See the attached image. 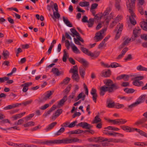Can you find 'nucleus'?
<instances>
[{"label":"nucleus","mask_w":147,"mask_h":147,"mask_svg":"<svg viewBox=\"0 0 147 147\" xmlns=\"http://www.w3.org/2000/svg\"><path fill=\"white\" fill-rule=\"evenodd\" d=\"M138 105L136 102L134 103L131 105H129L128 106V108H125V109H127L129 111H131L132 110L133 108L136 107Z\"/></svg>","instance_id":"obj_31"},{"label":"nucleus","mask_w":147,"mask_h":147,"mask_svg":"<svg viewBox=\"0 0 147 147\" xmlns=\"http://www.w3.org/2000/svg\"><path fill=\"white\" fill-rule=\"evenodd\" d=\"M117 26L119 27V29L116 32V34L115 37V39L117 40L120 37L121 32L123 30V25L122 24H120L119 23L117 25Z\"/></svg>","instance_id":"obj_7"},{"label":"nucleus","mask_w":147,"mask_h":147,"mask_svg":"<svg viewBox=\"0 0 147 147\" xmlns=\"http://www.w3.org/2000/svg\"><path fill=\"white\" fill-rule=\"evenodd\" d=\"M121 85L123 87L129 86V84L128 82H122Z\"/></svg>","instance_id":"obj_61"},{"label":"nucleus","mask_w":147,"mask_h":147,"mask_svg":"<svg viewBox=\"0 0 147 147\" xmlns=\"http://www.w3.org/2000/svg\"><path fill=\"white\" fill-rule=\"evenodd\" d=\"M80 41L82 43H84V41L83 39L81 37L77 38L76 39L74 38V42L76 44L81 45V43L80 42Z\"/></svg>","instance_id":"obj_25"},{"label":"nucleus","mask_w":147,"mask_h":147,"mask_svg":"<svg viewBox=\"0 0 147 147\" xmlns=\"http://www.w3.org/2000/svg\"><path fill=\"white\" fill-rule=\"evenodd\" d=\"M9 79L8 77H4L0 78V83L4 82L5 81H6Z\"/></svg>","instance_id":"obj_50"},{"label":"nucleus","mask_w":147,"mask_h":147,"mask_svg":"<svg viewBox=\"0 0 147 147\" xmlns=\"http://www.w3.org/2000/svg\"><path fill=\"white\" fill-rule=\"evenodd\" d=\"M121 65L116 62H113L111 63V65L108 67H111L112 68H116L117 67H121Z\"/></svg>","instance_id":"obj_36"},{"label":"nucleus","mask_w":147,"mask_h":147,"mask_svg":"<svg viewBox=\"0 0 147 147\" xmlns=\"http://www.w3.org/2000/svg\"><path fill=\"white\" fill-rule=\"evenodd\" d=\"M137 69L139 71H147V68L144 67L141 65H139L136 67Z\"/></svg>","instance_id":"obj_43"},{"label":"nucleus","mask_w":147,"mask_h":147,"mask_svg":"<svg viewBox=\"0 0 147 147\" xmlns=\"http://www.w3.org/2000/svg\"><path fill=\"white\" fill-rule=\"evenodd\" d=\"M34 116V114L32 113L30 114L28 116H27L26 117L24 118L23 119H25L27 121L29 119L32 118Z\"/></svg>","instance_id":"obj_57"},{"label":"nucleus","mask_w":147,"mask_h":147,"mask_svg":"<svg viewBox=\"0 0 147 147\" xmlns=\"http://www.w3.org/2000/svg\"><path fill=\"white\" fill-rule=\"evenodd\" d=\"M70 80V78L68 77H67L65 79H64L62 82L61 83V84H64L65 85L67 84L69 81Z\"/></svg>","instance_id":"obj_40"},{"label":"nucleus","mask_w":147,"mask_h":147,"mask_svg":"<svg viewBox=\"0 0 147 147\" xmlns=\"http://www.w3.org/2000/svg\"><path fill=\"white\" fill-rule=\"evenodd\" d=\"M106 30L107 28H103L102 30L96 34L95 36L94 37V39L96 40V42H98L100 40L103 38V36L102 35V34H103Z\"/></svg>","instance_id":"obj_4"},{"label":"nucleus","mask_w":147,"mask_h":147,"mask_svg":"<svg viewBox=\"0 0 147 147\" xmlns=\"http://www.w3.org/2000/svg\"><path fill=\"white\" fill-rule=\"evenodd\" d=\"M112 9L110 7H107L102 14V16H106L108 15Z\"/></svg>","instance_id":"obj_29"},{"label":"nucleus","mask_w":147,"mask_h":147,"mask_svg":"<svg viewBox=\"0 0 147 147\" xmlns=\"http://www.w3.org/2000/svg\"><path fill=\"white\" fill-rule=\"evenodd\" d=\"M49 106V105L48 104H45L43 106H42L41 107L39 108L40 109L42 110H44L47 108H48Z\"/></svg>","instance_id":"obj_53"},{"label":"nucleus","mask_w":147,"mask_h":147,"mask_svg":"<svg viewBox=\"0 0 147 147\" xmlns=\"http://www.w3.org/2000/svg\"><path fill=\"white\" fill-rule=\"evenodd\" d=\"M98 6V4L96 3H94L92 4L90 9H93L96 8Z\"/></svg>","instance_id":"obj_60"},{"label":"nucleus","mask_w":147,"mask_h":147,"mask_svg":"<svg viewBox=\"0 0 147 147\" xmlns=\"http://www.w3.org/2000/svg\"><path fill=\"white\" fill-rule=\"evenodd\" d=\"M81 49L83 53L88 56H93V55L92 54V53L89 51V50L86 48L83 47H81Z\"/></svg>","instance_id":"obj_14"},{"label":"nucleus","mask_w":147,"mask_h":147,"mask_svg":"<svg viewBox=\"0 0 147 147\" xmlns=\"http://www.w3.org/2000/svg\"><path fill=\"white\" fill-rule=\"evenodd\" d=\"M33 102V100L30 99L28 100H27L24 101H23L22 103H18L19 104V105H22L24 106H26L28 105H29L31 104Z\"/></svg>","instance_id":"obj_28"},{"label":"nucleus","mask_w":147,"mask_h":147,"mask_svg":"<svg viewBox=\"0 0 147 147\" xmlns=\"http://www.w3.org/2000/svg\"><path fill=\"white\" fill-rule=\"evenodd\" d=\"M117 98H120L121 99H124L126 100L127 101H129L130 100H131L132 98V97L129 96V97H125L124 96H117Z\"/></svg>","instance_id":"obj_33"},{"label":"nucleus","mask_w":147,"mask_h":147,"mask_svg":"<svg viewBox=\"0 0 147 147\" xmlns=\"http://www.w3.org/2000/svg\"><path fill=\"white\" fill-rule=\"evenodd\" d=\"M81 7H87L89 5V3L87 1H81L79 4Z\"/></svg>","instance_id":"obj_37"},{"label":"nucleus","mask_w":147,"mask_h":147,"mask_svg":"<svg viewBox=\"0 0 147 147\" xmlns=\"http://www.w3.org/2000/svg\"><path fill=\"white\" fill-rule=\"evenodd\" d=\"M107 107L108 108H113L114 107H115V104L114 102H111L110 101H107Z\"/></svg>","instance_id":"obj_47"},{"label":"nucleus","mask_w":147,"mask_h":147,"mask_svg":"<svg viewBox=\"0 0 147 147\" xmlns=\"http://www.w3.org/2000/svg\"><path fill=\"white\" fill-rule=\"evenodd\" d=\"M140 25L142 29L145 31H147V22L144 21L140 22Z\"/></svg>","instance_id":"obj_27"},{"label":"nucleus","mask_w":147,"mask_h":147,"mask_svg":"<svg viewBox=\"0 0 147 147\" xmlns=\"http://www.w3.org/2000/svg\"><path fill=\"white\" fill-rule=\"evenodd\" d=\"M70 30L71 33L69 32H66L65 33V34L66 38L71 40V38L70 35L74 37V28H71Z\"/></svg>","instance_id":"obj_12"},{"label":"nucleus","mask_w":147,"mask_h":147,"mask_svg":"<svg viewBox=\"0 0 147 147\" xmlns=\"http://www.w3.org/2000/svg\"><path fill=\"white\" fill-rule=\"evenodd\" d=\"M101 121V119L99 117L98 115L96 116L93 121V123H96Z\"/></svg>","instance_id":"obj_39"},{"label":"nucleus","mask_w":147,"mask_h":147,"mask_svg":"<svg viewBox=\"0 0 147 147\" xmlns=\"http://www.w3.org/2000/svg\"><path fill=\"white\" fill-rule=\"evenodd\" d=\"M71 85L69 84L68 86L63 90V92L65 93H68L70 90Z\"/></svg>","instance_id":"obj_52"},{"label":"nucleus","mask_w":147,"mask_h":147,"mask_svg":"<svg viewBox=\"0 0 147 147\" xmlns=\"http://www.w3.org/2000/svg\"><path fill=\"white\" fill-rule=\"evenodd\" d=\"M101 76L107 78L110 76L111 75V71L108 69L107 71H103L102 73Z\"/></svg>","instance_id":"obj_21"},{"label":"nucleus","mask_w":147,"mask_h":147,"mask_svg":"<svg viewBox=\"0 0 147 147\" xmlns=\"http://www.w3.org/2000/svg\"><path fill=\"white\" fill-rule=\"evenodd\" d=\"M63 20L65 24L68 27H72L73 26L72 24L68 20L67 18H65L64 16L63 17Z\"/></svg>","instance_id":"obj_20"},{"label":"nucleus","mask_w":147,"mask_h":147,"mask_svg":"<svg viewBox=\"0 0 147 147\" xmlns=\"http://www.w3.org/2000/svg\"><path fill=\"white\" fill-rule=\"evenodd\" d=\"M94 19L92 18H90L88 21V27L89 28L92 27L94 23Z\"/></svg>","instance_id":"obj_35"},{"label":"nucleus","mask_w":147,"mask_h":147,"mask_svg":"<svg viewBox=\"0 0 147 147\" xmlns=\"http://www.w3.org/2000/svg\"><path fill=\"white\" fill-rule=\"evenodd\" d=\"M132 84L134 86L140 87L144 85V83L142 81L135 79L132 82Z\"/></svg>","instance_id":"obj_10"},{"label":"nucleus","mask_w":147,"mask_h":147,"mask_svg":"<svg viewBox=\"0 0 147 147\" xmlns=\"http://www.w3.org/2000/svg\"><path fill=\"white\" fill-rule=\"evenodd\" d=\"M131 39V38H127L123 43L120 46L119 48L121 49L123 48L124 46L128 44Z\"/></svg>","instance_id":"obj_19"},{"label":"nucleus","mask_w":147,"mask_h":147,"mask_svg":"<svg viewBox=\"0 0 147 147\" xmlns=\"http://www.w3.org/2000/svg\"><path fill=\"white\" fill-rule=\"evenodd\" d=\"M104 83L105 85L102 86L100 88L99 94L101 96H103L105 93L107 91L109 93H113L115 90L120 88L117 83H113V81L110 79L106 80Z\"/></svg>","instance_id":"obj_1"},{"label":"nucleus","mask_w":147,"mask_h":147,"mask_svg":"<svg viewBox=\"0 0 147 147\" xmlns=\"http://www.w3.org/2000/svg\"><path fill=\"white\" fill-rule=\"evenodd\" d=\"M68 135L67 138H64L67 144H71L74 142V131H69L67 133Z\"/></svg>","instance_id":"obj_5"},{"label":"nucleus","mask_w":147,"mask_h":147,"mask_svg":"<svg viewBox=\"0 0 147 147\" xmlns=\"http://www.w3.org/2000/svg\"><path fill=\"white\" fill-rule=\"evenodd\" d=\"M134 129L133 131H136L138 132L141 136H144L147 138V134L140 129L134 127Z\"/></svg>","instance_id":"obj_22"},{"label":"nucleus","mask_w":147,"mask_h":147,"mask_svg":"<svg viewBox=\"0 0 147 147\" xmlns=\"http://www.w3.org/2000/svg\"><path fill=\"white\" fill-rule=\"evenodd\" d=\"M80 53L79 50L78 49L77 47L74 45V53L76 54H79Z\"/></svg>","instance_id":"obj_63"},{"label":"nucleus","mask_w":147,"mask_h":147,"mask_svg":"<svg viewBox=\"0 0 147 147\" xmlns=\"http://www.w3.org/2000/svg\"><path fill=\"white\" fill-rule=\"evenodd\" d=\"M54 91H48L47 92V93L45 94L44 96V97L45 100H47L48 99L50 98V97L53 94Z\"/></svg>","instance_id":"obj_30"},{"label":"nucleus","mask_w":147,"mask_h":147,"mask_svg":"<svg viewBox=\"0 0 147 147\" xmlns=\"http://www.w3.org/2000/svg\"><path fill=\"white\" fill-rule=\"evenodd\" d=\"M106 128L109 130H111L114 131H117L119 130V129L117 127L111 126H108Z\"/></svg>","instance_id":"obj_48"},{"label":"nucleus","mask_w":147,"mask_h":147,"mask_svg":"<svg viewBox=\"0 0 147 147\" xmlns=\"http://www.w3.org/2000/svg\"><path fill=\"white\" fill-rule=\"evenodd\" d=\"M63 57L62 60L64 62H66L67 61V53L65 50V49H64L63 50Z\"/></svg>","instance_id":"obj_46"},{"label":"nucleus","mask_w":147,"mask_h":147,"mask_svg":"<svg viewBox=\"0 0 147 147\" xmlns=\"http://www.w3.org/2000/svg\"><path fill=\"white\" fill-rule=\"evenodd\" d=\"M85 67H86L88 65V63L84 59L82 60L81 63Z\"/></svg>","instance_id":"obj_58"},{"label":"nucleus","mask_w":147,"mask_h":147,"mask_svg":"<svg viewBox=\"0 0 147 147\" xmlns=\"http://www.w3.org/2000/svg\"><path fill=\"white\" fill-rule=\"evenodd\" d=\"M143 115L145 117L138 119L135 123L134 124L137 126L141 125L142 127L147 128V123H144L147 121V111L144 113Z\"/></svg>","instance_id":"obj_3"},{"label":"nucleus","mask_w":147,"mask_h":147,"mask_svg":"<svg viewBox=\"0 0 147 147\" xmlns=\"http://www.w3.org/2000/svg\"><path fill=\"white\" fill-rule=\"evenodd\" d=\"M67 96H65L62 99H61L58 103V105L62 106L65 102L67 100Z\"/></svg>","instance_id":"obj_32"},{"label":"nucleus","mask_w":147,"mask_h":147,"mask_svg":"<svg viewBox=\"0 0 147 147\" xmlns=\"http://www.w3.org/2000/svg\"><path fill=\"white\" fill-rule=\"evenodd\" d=\"M82 127L83 128L87 129H90L92 127V126L86 122H82L78 124L77 126Z\"/></svg>","instance_id":"obj_9"},{"label":"nucleus","mask_w":147,"mask_h":147,"mask_svg":"<svg viewBox=\"0 0 147 147\" xmlns=\"http://www.w3.org/2000/svg\"><path fill=\"white\" fill-rule=\"evenodd\" d=\"M134 145L141 146H145V142H136L134 143Z\"/></svg>","instance_id":"obj_56"},{"label":"nucleus","mask_w":147,"mask_h":147,"mask_svg":"<svg viewBox=\"0 0 147 147\" xmlns=\"http://www.w3.org/2000/svg\"><path fill=\"white\" fill-rule=\"evenodd\" d=\"M54 8L55 9L56 11H55L53 9V16L55 18L58 19L60 18V15L58 12V5L56 3H55L54 4Z\"/></svg>","instance_id":"obj_8"},{"label":"nucleus","mask_w":147,"mask_h":147,"mask_svg":"<svg viewBox=\"0 0 147 147\" xmlns=\"http://www.w3.org/2000/svg\"><path fill=\"white\" fill-rule=\"evenodd\" d=\"M79 72L80 75L82 78H84L85 75V70L82 68H80L79 69Z\"/></svg>","instance_id":"obj_41"},{"label":"nucleus","mask_w":147,"mask_h":147,"mask_svg":"<svg viewBox=\"0 0 147 147\" xmlns=\"http://www.w3.org/2000/svg\"><path fill=\"white\" fill-rule=\"evenodd\" d=\"M40 143L41 144H47V145H50L51 144H53V140H47L44 142H41Z\"/></svg>","instance_id":"obj_45"},{"label":"nucleus","mask_w":147,"mask_h":147,"mask_svg":"<svg viewBox=\"0 0 147 147\" xmlns=\"http://www.w3.org/2000/svg\"><path fill=\"white\" fill-rule=\"evenodd\" d=\"M57 123L56 122L52 123L49 124L45 129V130L47 131H48L53 129L54 127L56 125Z\"/></svg>","instance_id":"obj_13"},{"label":"nucleus","mask_w":147,"mask_h":147,"mask_svg":"<svg viewBox=\"0 0 147 147\" xmlns=\"http://www.w3.org/2000/svg\"><path fill=\"white\" fill-rule=\"evenodd\" d=\"M141 29L139 27H137L134 28L133 31V34L131 36V38L132 41L135 40L136 38L138 36V35L140 34Z\"/></svg>","instance_id":"obj_6"},{"label":"nucleus","mask_w":147,"mask_h":147,"mask_svg":"<svg viewBox=\"0 0 147 147\" xmlns=\"http://www.w3.org/2000/svg\"><path fill=\"white\" fill-rule=\"evenodd\" d=\"M61 126L63 127H68L69 128H72L74 127V121L71 122L70 124L69 122H66L62 124Z\"/></svg>","instance_id":"obj_15"},{"label":"nucleus","mask_w":147,"mask_h":147,"mask_svg":"<svg viewBox=\"0 0 147 147\" xmlns=\"http://www.w3.org/2000/svg\"><path fill=\"white\" fill-rule=\"evenodd\" d=\"M88 21V17L86 16H84L82 19V21L84 23H87Z\"/></svg>","instance_id":"obj_59"},{"label":"nucleus","mask_w":147,"mask_h":147,"mask_svg":"<svg viewBox=\"0 0 147 147\" xmlns=\"http://www.w3.org/2000/svg\"><path fill=\"white\" fill-rule=\"evenodd\" d=\"M146 96V94H144L143 95L140 96L138 99V100L136 102L138 105L141 103L145 99V97Z\"/></svg>","instance_id":"obj_26"},{"label":"nucleus","mask_w":147,"mask_h":147,"mask_svg":"<svg viewBox=\"0 0 147 147\" xmlns=\"http://www.w3.org/2000/svg\"><path fill=\"white\" fill-rule=\"evenodd\" d=\"M92 99L96 103V99L98 97V95L97 94H95L94 95H92Z\"/></svg>","instance_id":"obj_64"},{"label":"nucleus","mask_w":147,"mask_h":147,"mask_svg":"<svg viewBox=\"0 0 147 147\" xmlns=\"http://www.w3.org/2000/svg\"><path fill=\"white\" fill-rule=\"evenodd\" d=\"M83 94V93L82 92L79 94L78 96L75 99V101H76L78 100H79L80 99L82 98V94Z\"/></svg>","instance_id":"obj_62"},{"label":"nucleus","mask_w":147,"mask_h":147,"mask_svg":"<svg viewBox=\"0 0 147 147\" xmlns=\"http://www.w3.org/2000/svg\"><path fill=\"white\" fill-rule=\"evenodd\" d=\"M9 53L8 51L7 50L3 51L2 55L3 56V59H7L9 57Z\"/></svg>","instance_id":"obj_23"},{"label":"nucleus","mask_w":147,"mask_h":147,"mask_svg":"<svg viewBox=\"0 0 147 147\" xmlns=\"http://www.w3.org/2000/svg\"><path fill=\"white\" fill-rule=\"evenodd\" d=\"M120 2L121 0H116L115 5V8L118 11H119L121 9L120 4Z\"/></svg>","instance_id":"obj_34"},{"label":"nucleus","mask_w":147,"mask_h":147,"mask_svg":"<svg viewBox=\"0 0 147 147\" xmlns=\"http://www.w3.org/2000/svg\"><path fill=\"white\" fill-rule=\"evenodd\" d=\"M117 134H119L122 136H123V135L122 134H121L119 133L115 132H113V133H111V132H110L109 131V133H108V135L115 136H116V135Z\"/></svg>","instance_id":"obj_49"},{"label":"nucleus","mask_w":147,"mask_h":147,"mask_svg":"<svg viewBox=\"0 0 147 147\" xmlns=\"http://www.w3.org/2000/svg\"><path fill=\"white\" fill-rule=\"evenodd\" d=\"M124 105L122 104H120L119 103H117L115 104V108L116 109H119L123 107Z\"/></svg>","instance_id":"obj_55"},{"label":"nucleus","mask_w":147,"mask_h":147,"mask_svg":"<svg viewBox=\"0 0 147 147\" xmlns=\"http://www.w3.org/2000/svg\"><path fill=\"white\" fill-rule=\"evenodd\" d=\"M120 127L123 130L129 132L133 131V129H134V127L131 128L128 126L121 125Z\"/></svg>","instance_id":"obj_11"},{"label":"nucleus","mask_w":147,"mask_h":147,"mask_svg":"<svg viewBox=\"0 0 147 147\" xmlns=\"http://www.w3.org/2000/svg\"><path fill=\"white\" fill-rule=\"evenodd\" d=\"M53 141V144H67L64 138L62 140H54Z\"/></svg>","instance_id":"obj_18"},{"label":"nucleus","mask_w":147,"mask_h":147,"mask_svg":"<svg viewBox=\"0 0 147 147\" xmlns=\"http://www.w3.org/2000/svg\"><path fill=\"white\" fill-rule=\"evenodd\" d=\"M19 105V104L18 103H16V104H13L12 105H8L3 108V109L4 110H8L14 108H15L18 107Z\"/></svg>","instance_id":"obj_17"},{"label":"nucleus","mask_w":147,"mask_h":147,"mask_svg":"<svg viewBox=\"0 0 147 147\" xmlns=\"http://www.w3.org/2000/svg\"><path fill=\"white\" fill-rule=\"evenodd\" d=\"M129 1V0H128ZM136 0H130V2L128 4L129 12L130 13L131 16H129V20L131 24L134 26L136 24V22L135 20L136 15L133 12V9L135 5V1Z\"/></svg>","instance_id":"obj_2"},{"label":"nucleus","mask_w":147,"mask_h":147,"mask_svg":"<svg viewBox=\"0 0 147 147\" xmlns=\"http://www.w3.org/2000/svg\"><path fill=\"white\" fill-rule=\"evenodd\" d=\"M97 137L91 138L88 139V141L90 142H98Z\"/></svg>","instance_id":"obj_51"},{"label":"nucleus","mask_w":147,"mask_h":147,"mask_svg":"<svg viewBox=\"0 0 147 147\" xmlns=\"http://www.w3.org/2000/svg\"><path fill=\"white\" fill-rule=\"evenodd\" d=\"M34 122L32 121H31L24 124L23 125L25 127H28L34 125Z\"/></svg>","instance_id":"obj_42"},{"label":"nucleus","mask_w":147,"mask_h":147,"mask_svg":"<svg viewBox=\"0 0 147 147\" xmlns=\"http://www.w3.org/2000/svg\"><path fill=\"white\" fill-rule=\"evenodd\" d=\"M80 79V77L78 74V73H75V71H74V81L77 82H79Z\"/></svg>","instance_id":"obj_44"},{"label":"nucleus","mask_w":147,"mask_h":147,"mask_svg":"<svg viewBox=\"0 0 147 147\" xmlns=\"http://www.w3.org/2000/svg\"><path fill=\"white\" fill-rule=\"evenodd\" d=\"M10 123V122L9 120L8 119H4L2 120H1L0 122V123L1 124H3L5 123Z\"/></svg>","instance_id":"obj_54"},{"label":"nucleus","mask_w":147,"mask_h":147,"mask_svg":"<svg viewBox=\"0 0 147 147\" xmlns=\"http://www.w3.org/2000/svg\"><path fill=\"white\" fill-rule=\"evenodd\" d=\"M51 72H52L56 76H59L61 74V73L57 68H53L52 69Z\"/></svg>","instance_id":"obj_24"},{"label":"nucleus","mask_w":147,"mask_h":147,"mask_svg":"<svg viewBox=\"0 0 147 147\" xmlns=\"http://www.w3.org/2000/svg\"><path fill=\"white\" fill-rule=\"evenodd\" d=\"M117 120L118 125L123 124L127 122V121L126 119H118Z\"/></svg>","instance_id":"obj_38"},{"label":"nucleus","mask_w":147,"mask_h":147,"mask_svg":"<svg viewBox=\"0 0 147 147\" xmlns=\"http://www.w3.org/2000/svg\"><path fill=\"white\" fill-rule=\"evenodd\" d=\"M63 110L61 109H59L55 113V114L52 115V119H55L58 117L62 112Z\"/></svg>","instance_id":"obj_16"}]
</instances>
